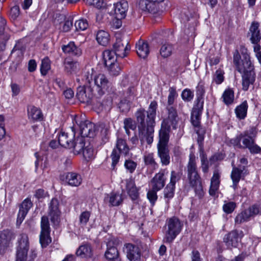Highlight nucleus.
<instances>
[{"label": "nucleus", "instance_id": "nucleus-26", "mask_svg": "<svg viewBox=\"0 0 261 261\" xmlns=\"http://www.w3.org/2000/svg\"><path fill=\"white\" fill-rule=\"evenodd\" d=\"M15 238L14 233L8 229L0 231V246L7 247L10 242Z\"/></svg>", "mask_w": 261, "mask_h": 261}, {"label": "nucleus", "instance_id": "nucleus-62", "mask_svg": "<svg viewBox=\"0 0 261 261\" xmlns=\"http://www.w3.org/2000/svg\"><path fill=\"white\" fill-rule=\"evenodd\" d=\"M158 191H159V190H156L155 189H153V188H151V189L149 190L147 193V198L150 201V202L153 204L157 200L158 196L156 194V192Z\"/></svg>", "mask_w": 261, "mask_h": 261}, {"label": "nucleus", "instance_id": "nucleus-38", "mask_svg": "<svg viewBox=\"0 0 261 261\" xmlns=\"http://www.w3.org/2000/svg\"><path fill=\"white\" fill-rule=\"evenodd\" d=\"M96 40L99 44L106 46L109 41V35L108 32L100 30L96 34Z\"/></svg>", "mask_w": 261, "mask_h": 261}, {"label": "nucleus", "instance_id": "nucleus-14", "mask_svg": "<svg viewBox=\"0 0 261 261\" xmlns=\"http://www.w3.org/2000/svg\"><path fill=\"white\" fill-rule=\"evenodd\" d=\"M231 166L232 167L230 175L231 179L240 181L241 179H243L245 176L249 174V171L245 166L239 165L236 167L233 162L231 163Z\"/></svg>", "mask_w": 261, "mask_h": 261}, {"label": "nucleus", "instance_id": "nucleus-55", "mask_svg": "<svg viewBox=\"0 0 261 261\" xmlns=\"http://www.w3.org/2000/svg\"><path fill=\"white\" fill-rule=\"evenodd\" d=\"M41 232H45L46 233H47V232H50V230L49 220L48 217L46 216H43L41 218Z\"/></svg>", "mask_w": 261, "mask_h": 261}, {"label": "nucleus", "instance_id": "nucleus-59", "mask_svg": "<svg viewBox=\"0 0 261 261\" xmlns=\"http://www.w3.org/2000/svg\"><path fill=\"white\" fill-rule=\"evenodd\" d=\"M241 134L243 135V137H251L255 139L257 134V129L256 126H251L249 129L245 130Z\"/></svg>", "mask_w": 261, "mask_h": 261}, {"label": "nucleus", "instance_id": "nucleus-53", "mask_svg": "<svg viewBox=\"0 0 261 261\" xmlns=\"http://www.w3.org/2000/svg\"><path fill=\"white\" fill-rule=\"evenodd\" d=\"M74 26L76 31H84L88 28L89 23L86 19L81 18L75 21Z\"/></svg>", "mask_w": 261, "mask_h": 261}, {"label": "nucleus", "instance_id": "nucleus-61", "mask_svg": "<svg viewBox=\"0 0 261 261\" xmlns=\"http://www.w3.org/2000/svg\"><path fill=\"white\" fill-rule=\"evenodd\" d=\"M123 123L124 128H129L132 130H135L136 128V124L131 118L124 119Z\"/></svg>", "mask_w": 261, "mask_h": 261}, {"label": "nucleus", "instance_id": "nucleus-36", "mask_svg": "<svg viewBox=\"0 0 261 261\" xmlns=\"http://www.w3.org/2000/svg\"><path fill=\"white\" fill-rule=\"evenodd\" d=\"M248 104L247 101H244L240 105L237 107L235 113L237 117L239 119H244L247 115Z\"/></svg>", "mask_w": 261, "mask_h": 261}, {"label": "nucleus", "instance_id": "nucleus-57", "mask_svg": "<svg viewBox=\"0 0 261 261\" xmlns=\"http://www.w3.org/2000/svg\"><path fill=\"white\" fill-rule=\"evenodd\" d=\"M120 152L118 151V150L114 148L111 155V158L112 159V167L113 170H115V167L116 165L119 161L120 159Z\"/></svg>", "mask_w": 261, "mask_h": 261}, {"label": "nucleus", "instance_id": "nucleus-27", "mask_svg": "<svg viewBox=\"0 0 261 261\" xmlns=\"http://www.w3.org/2000/svg\"><path fill=\"white\" fill-rule=\"evenodd\" d=\"M65 178L68 184L73 187H78L82 181L81 175L75 172H68Z\"/></svg>", "mask_w": 261, "mask_h": 261}, {"label": "nucleus", "instance_id": "nucleus-1", "mask_svg": "<svg viewBox=\"0 0 261 261\" xmlns=\"http://www.w3.org/2000/svg\"><path fill=\"white\" fill-rule=\"evenodd\" d=\"M157 107V102L155 100L152 101L146 112V111L144 109H139L135 113L139 130V137L142 142L146 141L148 144H150L153 142Z\"/></svg>", "mask_w": 261, "mask_h": 261}, {"label": "nucleus", "instance_id": "nucleus-51", "mask_svg": "<svg viewBox=\"0 0 261 261\" xmlns=\"http://www.w3.org/2000/svg\"><path fill=\"white\" fill-rule=\"evenodd\" d=\"M82 152L84 158L87 161L92 159L94 157V150L90 145L85 146Z\"/></svg>", "mask_w": 261, "mask_h": 261}, {"label": "nucleus", "instance_id": "nucleus-7", "mask_svg": "<svg viewBox=\"0 0 261 261\" xmlns=\"http://www.w3.org/2000/svg\"><path fill=\"white\" fill-rule=\"evenodd\" d=\"M59 202L57 199L51 200L48 208V216L54 226H58L60 222L61 212L59 208Z\"/></svg>", "mask_w": 261, "mask_h": 261}, {"label": "nucleus", "instance_id": "nucleus-43", "mask_svg": "<svg viewBox=\"0 0 261 261\" xmlns=\"http://www.w3.org/2000/svg\"><path fill=\"white\" fill-rule=\"evenodd\" d=\"M173 50V46L169 43L163 44L160 49V54L163 58L171 56Z\"/></svg>", "mask_w": 261, "mask_h": 261}, {"label": "nucleus", "instance_id": "nucleus-41", "mask_svg": "<svg viewBox=\"0 0 261 261\" xmlns=\"http://www.w3.org/2000/svg\"><path fill=\"white\" fill-rule=\"evenodd\" d=\"M222 98L223 101L226 105H229L233 102L234 100V92L231 89H227L224 92Z\"/></svg>", "mask_w": 261, "mask_h": 261}, {"label": "nucleus", "instance_id": "nucleus-47", "mask_svg": "<svg viewBox=\"0 0 261 261\" xmlns=\"http://www.w3.org/2000/svg\"><path fill=\"white\" fill-rule=\"evenodd\" d=\"M177 96L178 94L176 91V88L175 87H170L169 89L167 107H173L172 105Z\"/></svg>", "mask_w": 261, "mask_h": 261}, {"label": "nucleus", "instance_id": "nucleus-58", "mask_svg": "<svg viewBox=\"0 0 261 261\" xmlns=\"http://www.w3.org/2000/svg\"><path fill=\"white\" fill-rule=\"evenodd\" d=\"M106 66L108 67L110 74L113 75H118L121 70V68L118 64L116 62L112 63V65H107Z\"/></svg>", "mask_w": 261, "mask_h": 261}, {"label": "nucleus", "instance_id": "nucleus-29", "mask_svg": "<svg viewBox=\"0 0 261 261\" xmlns=\"http://www.w3.org/2000/svg\"><path fill=\"white\" fill-rule=\"evenodd\" d=\"M255 80L254 71H251L248 73H243L242 75L243 90L247 91L250 85H253Z\"/></svg>", "mask_w": 261, "mask_h": 261}, {"label": "nucleus", "instance_id": "nucleus-2", "mask_svg": "<svg viewBox=\"0 0 261 261\" xmlns=\"http://www.w3.org/2000/svg\"><path fill=\"white\" fill-rule=\"evenodd\" d=\"M17 243L16 261H33L36 257V253L35 251H31L28 256L29 249L28 236L24 233L21 234L18 239Z\"/></svg>", "mask_w": 261, "mask_h": 261}, {"label": "nucleus", "instance_id": "nucleus-34", "mask_svg": "<svg viewBox=\"0 0 261 261\" xmlns=\"http://www.w3.org/2000/svg\"><path fill=\"white\" fill-rule=\"evenodd\" d=\"M64 71L68 74H71L75 71L77 68L78 63L70 59L66 58L63 61Z\"/></svg>", "mask_w": 261, "mask_h": 261}, {"label": "nucleus", "instance_id": "nucleus-37", "mask_svg": "<svg viewBox=\"0 0 261 261\" xmlns=\"http://www.w3.org/2000/svg\"><path fill=\"white\" fill-rule=\"evenodd\" d=\"M199 156L201 161V168L204 173H207L208 171L209 165L207 155L204 152V148H200Z\"/></svg>", "mask_w": 261, "mask_h": 261}, {"label": "nucleus", "instance_id": "nucleus-60", "mask_svg": "<svg viewBox=\"0 0 261 261\" xmlns=\"http://www.w3.org/2000/svg\"><path fill=\"white\" fill-rule=\"evenodd\" d=\"M243 138V135L241 133L237 135L234 138L231 139L230 140V143L239 148H242L243 146L241 144V141Z\"/></svg>", "mask_w": 261, "mask_h": 261}, {"label": "nucleus", "instance_id": "nucleus-25", "mask_svg": "<svg viewBox=\"0 0 261 261\" xmlns=\"http://www.w3.org/2000/svg\"><path fill=\"white\" fill-rule=\"evenodd\" d=\"M76 254L82 258L91 257L93 254L91 246L88 243L81 245L76 250Z\"/></svg>", "mask_w": 261, "mask_h": 261}, {"label": "nucleus", "instance_id": "nucleus-11", "mask_svg": "<svg viewBox=\"0 0 261 261\" xmlns=\"http://www.w3.org/2000/svg\"><path fill=\"white\" fill-rule=\"evenodd\" d=\"M166 109L168 111V117L163 120L162 124L168 127L172 126L174 129H175L178 122L176 110L174 107H167Z\"/></svg>", "mask_w": 261, "mask_h": 261}, {"label": "nucleus", "instance_id": "nucleus-17", "mask_svg": "<svg viewBox=\"0 0 261 261\" xmlns=\"http://www.w3.org/2000/svg\"><path fill=\"white\" fill-rule=\"evenodd\" d=\"M220 172L218 169H215L211 180L209 193L211 196H215L217 192L220 185Z\"/></svg>", "mask_w": 261, "mask_h": 261}, {"label": "nucleus", "instance_id": "nucleus-30", "mask_svg": "<svg viewBox=\"0 0 261 261\" xmlns=\"http://www.w3.org/2000/svg\"><path fill=\"white\" fill-rule=\"evenodd\" d=\"M158 154L163 165L167 166L169 164L170 157L167 147L158 146Z\"/></svg>", "mask_w": 261, "mask_h": 261}, {"label": "nucleus", "instance_id": "nucleus-64", "mask_svg": "<svg viewBox=\"0 0 261 261\" xmlns=\"http://www.w3.org/2000/svg\"><path fill=\"white\" fill-rule=\"evenodd\" d=\"M236 206V203L234 202H229L223 205V208L224 211L227 214L231 213Z\"/></svg>", "mask_w": 261, "mask_h": 261}, {"label": "nucleus", "instance_id": "nucleus-15", "mask_svg": "<svg viewBox=\"0 0 261 261\" xmlns=\"http://www.w3.org/2000/svg\"><path fill=\"white\" fill-rule=\"evenodd\" d=\"M33 204L29 198L24 199L19 206V211L17 216V223L21 224Z\"/></svg>", "mask_w": 261, "mask_h": 261}, {"label": "nucleus", "instance_id": "nucleus-6", "mask_svg": "<svg viewBox=\"0 0 261 261\" xmlns=\"http://www.w3.org/2000/svg\"><path fill=\"white\" fill-rule=\"evenodd\" d=\"M81 119L77 117L74 119L76 124L79 126L81 137L93 138L95 135V124L88 120L82 121Z\"/></svg>", "mask_w": 261, "mask_h": 261}, {"label": "nucleus", "instance_id": "nucleus-40", "mask_svg": "<svg viewBox=\"0 0 261 261\" xmlns=\"http://www.w3.org/2000/svg\"><path fill=\"white\" fill-rule=\"evenodd\" d=\"M71 139L68 138L67 133L61 132L58 137V143L62 146L65 148H70Z\"/></svg>", "mask_w": 261, "mask_h": 261}, {"label": "nucleus", "instance_id": "nucleus-22", "mask_svg": "<svg viewBox=\"0 0 261 261\" xmlns=\"http://www.w3.org/2000/svg\"><path fill=\"white\" fill-rule=\"evenodd\" d=\"M105 201L108 202L110 206H116L119 205L122 202V195L119 193L112 192L110 194H107L105 197Z\"/></svg>", "mask_w": 261, "mask_h": 261}, {"label": "nucleus", "instance_id": "nucleus-56", "mask_svg": "<svg viewBox=\"0 0 261 261\" xmlns=\"http://www.w3.org/2000/svg\"><path fill=\"white\" fill-rule=\"evenodd\" d=\"M50 232H41L40 235V242L43 247H46L50 242L51 239L49 237Z\"/></svg>", "mask_w": 261, "mask_h": 261}, {"label": "nucleus", "instance_id": "nucleus-13", "mask_svg": "<svg viewBox=\"0 0 261 261\" xmlns=\"http://www.w3.org/2000/svg\"><path fill=\"white\" fill-rule=\"evenodd\" d=\"M125 43L126 44L125 46L121 39H117L114 44L112 50L116 55V57L123 58L126 56L130 47L126 42Z\"/></svg>", "mask_w": 261, "mask_h": 261}, {"label": "nucleus", "instance_id": "nucleus-9", "mask_svg": "<svg viewBox=\"0 0 261 261\" xmlns=\"http://www.w3.org/2000/svg\"><path fill=\"white\" fill-rule=\"evenodd\" d=\"M123 251L126 254L127 257L130 261H140L141 250L137 245L126 243L123 247Z\"/></svg>", "mask_w": 261, "mask_h": 261}, {"label": "nucleus", "instance_id": "nucleus-44", "mask_svg": "<svg viewBox=\"0 0 261 261\" xmlns=\"http://www.w3.org/2000/svg\"><path fill=\"white\" fill-rule=\"evenodd\" d=\"M175 186L167 185L164 190V197L166 203H168L174 195Z\"/></svg>", "mask_w": 261, "mask_h": 261}, {"label": "nucleus", "instance_id": "nucleus-4", "mask_svg": "<svg viewBox=\"0 0 261 261\" xmlns=\"http://www.w3.org/2000/svg\"><path fill=\"white\" fill-rule=\"evenodd\" d=\"M94 85L92 88L96 93L97 97L103 95L111 86L107 76L103 74H98L94 76Z\"/></svg>", "mask_w": 261, "mask_h": 261}, {"label": "nucleus", "instance_id": "nucleus-63", "mask_svg": "<svg viewBox=\"0 0 261 261\" xmlns=\"http://www.w3.org/2000/svg\"><path fill=\"white\" fill-rule=\"evenodd\" d=\"M194 96V94L190 89H185L181 93V97L185 101H191Z\"/></svg>", "mask_w": 261, "mask_h": 261}, {"label": "nucleus", "instance_id": "nucleus-5", "mask_svg": "<svg viewBox=\"0 0 261 261\" xmlns=\"http://www.w3.org/2000/svg\"><path fill=\"white\" fill-rule=\"evenodd\" d=\"M76 97L81 102L89 104L92 99L94 97H97V96L96 93L94 92L91 85H84L79 86L77 88Z\"/></svg>", "mask_w": 261, "mask_h": 261}, {"label": "nucleus", "instance_id": "nucleus-39", "mask_svg": "<svg viewBox=\"0 0 261 261\" xmlns=\"http://www.w3.org/2000/svg\"><path fill=\"white\" fill-rule=\"evenodd\" d=\"M187 174L197 172V167L196 162V157L193 153H190L189 155V160L187 166Z\"/></svg>", "mask_w": 261, "mask_h": 261}, {"label": "nucleus", "instance_id": "nucleus-24", "mask_svg": "<svg viewBox=\"0 0 261 261\" xmlns=\"http://www.w3.org/2000/svg\"><path fill=\"white\" fill-rule=\"evenodd\" d=\"M95 70L90 65L85 67L82 73V80L85 82L86 85H91L92 82H94Z\"/></svg>", "mask_w": 261, "mask_h": 261}, {"label": "nucleus", "instance_id": "nucleus-28", "mask_svg": "<svg viewBox=\"0 0 261 261\" xmlns=\"http://www.w3.org/2000/svg\"><path fill=\"white\" fill-rule=\"evenodd\" d=\"M116 245L114 241H109L108 243V249L105 253L106 257L109 260H118V251L115 246L112 245Z\"/></svg>", "mask_w": 261, "mask_h": 261}, {"label": "nucleus", "instance_id": "nucleus-49", "mask_svg": "<svg viewBox=\"0 0 261 261\" xmlns=\"http://www.w3.org/2000/svg\"><path fill=\"white\" fill-rule=\"evenodd\" d=\"M50 69V61L48 57L44 58L42 60L40 67L41 73L45 75Z\"/></svg>", "mask_w": 261, "mask_h": 261}, {"label": "nucleus", "instance_id": "nucleus-45", "mask_svg": "<svg viewBox=\"0 0 261 261\" xmlns=\"http://www.w3.org/2000/svg\"><path fill=\"white\" fill-rule=\"evenodd\" d=\"M144 161L146 165L148 166L153 170L158 167V164L155 162L153 153H148L144 156Z\"/></svg>", "mask_w": 261, "mask_h": 261}, {"label": "nucleus", "instance_id": "nucleus-32", "mask_svg": "<svg viewBox=\"0 0 261 261\" xmlns=\"http://www.w3.org/2000/svg\"><path fill=\"white\" fill-rule=\"evenodd\" d=\"M170 127L167 126L162 125L159 132L160 141L158 146L167 147V143L169 141V131Z\"/></svg>", "mask_w": 261, "mask_h": 261}, {"label": "nucleus", "instance_id": "nucleus-52", "mask_svg": "<svg viewBox=\"0 0 261 261\" xmlns=\"http://www.w3.org/2000/svg\"><path fill=\"white\" fill-rule=\"evenodd\" d=\"M187 175L189 181V184L191 186H194L195 185H196L197 184H198V182L201 181V178L198 172H194V173H188L187 174Z\"/></svg>", "mask_w": 261, "mask_h": 261}, {"label": "nucleus", "instance_id": "nucleus-19", "mask_svg": "<svg viewBox=\"0 0 261 261\" xmlns=\"http://www.w3.org/2000/svg\"><path fill=\"white\" fill-rule=\"evenodd\" d=\"M166 178L164 173L160 172L156 173L151 180V187L153 189L160 191L165 186Z\"/></svg>", "mask_w": 261, "mask_h": 261}, {"label": "nucleus", "instance_id": "nucleus-23", "mask_svg": "<svg viewBox=\"0 0 261 261\" xmlns=\"http://www.w3.org/2000/svg\"><path fill=\"white\" fill-rule=\"evenodd\" d=\"M70 148L73 149V152L75 154L81 153L85 146V139L83 137L79 136L70 143Z\"/></svg>", "mask_w": 261, "mask_h": 261}, {"label": "nucleus", "instance_id": "nucleus-46", "mask_svg": "<svg viewBox=\"0 0 261 261\" xmlns=\"http://www.w3.org/2000/svg\"><path fill=\"white\" fill-rule=\"evenodd\" d=\"M205 93V89L204 86L202 85H199L196 88V103L195 105H198L199 103L202 104V106L203 107V96Z\"/></svg>", "mask_w": 261, "mask_h": 261}, {"label": "nucleus", "instance_id": "nucleus-50", "mask_svg": "<svg viewBox=\"0 0 261 261\" xmlns=\"http://www.w3.org/2000/svg\"><path fill=\"white\" fill-rule=\"evenodd\" d=\"M124 166L126 170L132 174L135 171L137 163L130 159H127L125 160Z\"/></svg>", "mask_w": 261, "mask_h": 261}, {"label": "nucleus", "instance_id": "nucleus-33", "mask_svg": "<svg viewBox=\"0 0 261 261\" xmlns=\"http://www.w3.org/2000/svg\"><path fill=\"white\" fill-rule=\"evenodd\" d=\"M103 59L106 66L112 65L116 62L117 58L116 55L112 50H106L103 52Z\"/></svg>", "mask_w": 261, "mask_h": 261}, {"label": "nucleus", "instance_id": "nucleus-31", "mask_svg": "<svg viewBox=\"0 0 261 261\" xmlns=\"http://www.w3.org/2000/svg\"><path fill=\"white\" fill-rule=\"evenodd\" d=\"M136 51L139 57L146 58L149 53L148 44L146 42L139 40L136 43Z\"/></svg>", "mask_w": 261, "mask_h": 261}, {"label": "nucleus", "instance_id": "nucleus-8", "mask_svg": "<svg viewBox=\"0 0 261 261\" xmlns=\"http://www.w3.org/2000/svg\"><path fill=\"white\" fill-rule=\"evenodd\" d=\"M243 236V233L242 231L232 230L224 236L223 242L228 248L237 247Z\"/></svg>", "mask_w": 261, "mask_h": 261}, {"label": "nucleus", "instance_id": "nucleus-12", "mask_svg": "<svg viewBox=\"0 0 261 261\" xmlns=\"http://www.w3.org/2000/svg\"><path fill=\"white\" fill-rule=\"evenodd\" d=\"M252 44L258 43L261 40V31L259 29V23L254 21L252 22L247 34Z\"/></svg>", "mask_w": 261, "mask_h": 261}, {"label": "nucleus", "instance_id": "nucleus-35", "mask_svg": "<svg viewBox=\"0 0 261 261\" xmlns=\"http://www.w3.org/2000/svg\"><path fill=\"white\" fill-rule=\"evenodd\" d=\"M116 149L119 152L123 154L125 156H128L129 148L125 140L121 138L117 139Z\"/></svg>", "mask_w": 261, "mask_h": 261}, {"label": "nucleus", "instance_id": "nucleus-54", "mask_svg": "<svg viewBox=\"0 0 261 261\" xmlns=\"http://www.w3.org/2000/svg\"><path fill=\"white\" fill-rule=\"evenodd\" d=\"M250 217V215L247 212L246 210H245L236 216L235 218V222L238 224H241L247 221Z\"/></svg>", "mask_w": 261, "mask_h": 261}, {"label": "nucleus", "instance_id": "nucleus-21", "mask_svg": "<svg viewBox=\"0 0 261 261\" xmlns=\"http://www.w3.org/2000/svg\"><path fill=\"white\" fill-rule=\"evenodd\" d=\"M28 115L29 119L33 122L40 121L43 119L41 110L33 106L28 108Z\"/></svg>", "mask_w": 261, "mask_h": 261}, {"label": "nucleus", "instance_id": "nucleus-20", "mask_svg": "<svg viewBox=\"0 0 261 261\" xmlns=\"http://www.w3.org/2000/svg\"><path fill=\"white\" fill-rule=\"evenodd\" d=\"M63 51L71 56L80 57L82 54V49L76 46L73 42H70L68 44L62 46Z\"/></svg>", "mask_w": 261, "mask_h": 261}, {"label": "nucleus", "instance_id": "nucleus-18", "mask_svg": "<svg viewBox=\"0 0 261 261\" xmlns=\"http://www.w3.org/2000/svg\"><path fill=\"white\" fill-rule=\"evenodd\" d=\"M203 107L202 104L195 105L191 113V121L195 127L200 126V119Z\"/></svg>", "mask_w": 261, "mask_h": 261}, {"label": "nucleus", "instance_id": "nucleus-42", "mask_svg": "<svg viewBox=\"0 0 261 261\" xmlns=\"http://www.w3.org/2000/svg\"><path fill=\"white\" fill-rule=\"evenodd\" d=\"M195 130L198 135L197 143L199 146V148L201 147L204 148L203 140L205 133V129L201 127V126H199L196 127Z\"/></svg>", "mask_w": 261, "mask_h": 261}, {"label": "nucleus", "instance_id": "nucleus-48", "mask_svg": "<svg viewBox=\"0 0 261 261\" xmlns=\"http://www.w3.org/2000/svg\"><path fill=\"white\" fill-rule=\"evenodd\" d=\"M138 5L139 8L144 11H151L154 7V4L150 0H140Z\"/></svg>", "mask_w": 261, "mask_h": 261}, {"label": "nucleus", "instance_id": "nucleus-3", "mask_svg": "<svg viewBox=\"0 0 261 261\" xmlns=\"http://www.w3.org/2000/svg\"><path fill=\"white\" fill-rule=\"evenodd\" d=\"M167 229L165 232L163 241L166 243H171L181 232L183 224L178 218L173 217L166 222Z\"/></svg>", "mask_w": 261, "mask_h": 261}, {"label": "nucleus", "instance_id": "nucleus-16", "mask_svg": "<svg viewBox=\"0 0 261 261\" xmlns=\"http://www.w3.org/2000/svg\"><path fill=\"white\" fill-rule=\"evenodd\" d=\"M128 3L125 1H122L117 3L114 6V12L117 20L124 18L128 9ZM118 23L121 22L117 20Z\"/></svg>", "mask_w": 261, "mask_h": 261}, {"label": "nucleus", "instance_id": "nucleus-10", "mask_svg": "<svg viewBox=\"0 0 261 261\" xmlns=\"http://www.w3.org/2000/svg\"><path fill=\"white\" fill-rule=\"evenodd\" d=\"M242 54L243 55V59L241 63L237 68V70L240 73H248L251 71H254V67L252 64L250 56L247 53V50L245 48H242Z\"/></svg>", "mask_w": 261, "mask_h": 261}]
</instances>
